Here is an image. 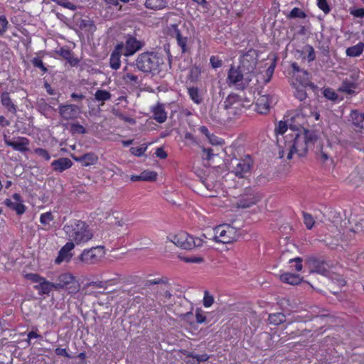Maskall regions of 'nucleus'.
<instances>
[{
  "instance_id": "1",
  "label": "nucleus",
  "mask_w": 364,
  "mask_h": 364,
  "mask_svg": "<svg viewBox=\"0 0 364 364\" xmlns=\"http://www.w3.org/2000/svg\"><path fill=\"white\" fill-rule=\"evenodd\" d=\"M318 141V135L314 131L305 129L304 133L293 132L284 136V149L288 150L287 159H291L294 153L304 156L309 148Z\"/></svg>"
},
{
  "instance_id": "2",
  "label": "nucleus",
  "mask_w": 364,
  "mask_h": 364,
  "mask_svg": "<svg viewBox=\"0 0 364 364\" xmlns=\"http://www.w3.org/2000/svg\"><path fill=\"white\" fill-rule=\"evenodd\" d=\"M63 230L69 242L76 245L85 243L93 237L89 225L80 220H75L71 223L65 225Z\"/></svg>"
},
{
  "instance_id": "3",
  "label": "nucleus",
  "mask_w": 364,
  "mask_h": 364,
  "mask_svg": "<svg viewBox=\"0 0 364 364\" xmlns=\"http://www.w3.org/2000/svg\"><path fill=\"white\" fill-rule=\"evenodd\" d=\"M161 61L156 52L146 51L139 54L132 65L146 75H155L160 70Z\"/></svg>"
},
{
  "instance_id": "4",
  "label": "nucleus",
  "mask_w": 364,
  "mask_h": 364,
  "mask_svg": "<svg viewBox=\"0 0 364 364\" xmlns=\"http://www.w3.org/2000/svg\"><path fill=\"white\" fill-rule=\"evenodd\" d=\"M254 76L239 65H232L228 71L227 82L229 86L237 90H244L249 86Z\"/></svg>"
},
{
  "instance_id": "5",
  "label": "nucleus",
  "mask_w": 364,
  "mask_h": 364,
  "mask_svg": "<svg viewBox=\"0 0 364 364\" xmlns=\"http://www.w3.org/2000/svg\"><path fill=\"white\" fill-rule=\"evenodd\" d=\"M144 286L145 289L151 290V294H154L156 299L161 296L169 299L172 296L168 288V279L166 277L146 280Z\"/></svg>"
},
{
  "instance_id": "6",
  "label": "nucleus",
  "mask_w": 364,
  "mask_h": 364,
  "mask_svg": "<svg viewBox=\"0 0 364 364\" xmlns=\"http://www.w3.org/2000/svg\"><path fill=\"white\" fill-rule=\"evenodd\" d=\"M54 284L55 290H65L68 294H71L77 293L80 288V285L75 277L68 272L58 275Z\"/></svg>"
},
{
  "instance_id": "7",
  "label": "nucleus",
  "mask_w": 364,
  "mask_h": 364,
  "mask_svg": "<svg viewBox=\"0 0 364 364\" xmlns=\"http://www.w3.org/2000/svg\"><path fill=\"white\" fill-rule=\"evenodd\" d=\"M253 161L247 155L244 159H232L230 163V171L240 178H245L251 173Z\"/></svg>"
},
{
  "instance_id": "8",
  "label": "nucleus",
  "mask_w": 364,
  "mask_h": 364,
  "mask_svg": "<svg viewBox=\"0 0 364 364\" xmlns=\"http://www.w3.org/2000/svg\"><path fill=\"white\" fill-rule=\"evenodd\" d=\"M213 240L216 242L228 244L237 240L239 237L237 230L229 225H220L214 229Z\"/></svg>"
},
{
  "instance_id": "9",
  "label": "nucleus",
  "mask_w": 364,
  "mask_h": 364,
  "mask_svg": "<svg viewBox=\"0 0 364 364\" xmlns=\"http://www.w3.org/2000/svg\"><path fill=\"white\" fill-rule=\"evenodd\" d=\"M176 245L184 250H192L203 245L201 238H194L186 232H181L173 235L171 239Z\"/></svg>"
},
{
  "instance_id": "10",
  "label": "nucleus",
  "mask_w": 364,
  "mask_h": 364,
  "mask_svg": "<svg viewBox=\"0 0 364 364\" xmlns=\"http://www.w3.org/2000/svg\"><path fill=\"white\" fill-rule=\"evenodd\" d=\"M185 31V24H171L168 26V33L170 36L175 38L178 46L181 48L182 53L189 50L188 46V37L183 32Z\"/></svg>"
},
{
  "instance_id": "11",
  "label": "nucleus",
  "mask_w": 364,
  "mask_h": 364,
  "mask_svg": "<svg viewBox=\"0 0 364 364\" xmlns=\"http://www.w3.org/2000/svg\"><path fill=\"white\" fill-rule=\"evenodd\" d=\"M105 252L103 246L85 249L79 256V259L85 264H95L104 257Z\"/></svg>"
},
{
  "instance_id": "12",
  "label": "nucleus",
  "mask_w": 364,
  "mask_h": 364,
  "mask_svg": "<svg viewBox=\"0 0 364 364\" xmlns=\"http://www.w3.org/2000/svg\"><path fill=\"white\" fill-rule=\"evenodd\" d=\"M125 42H120L118 44L124 46L123 55L125 57L132 56L140 50L144 46L143 41H139L132 35L127 34L124 36Z\"/></svg>"
},
{
  "instance_id": "13",
  "label": "nucleus",
  "mask_w": 364,
  "mask_h": 364,
  "mask_svg": "<svg viewBox=\"0 0 364 364\" xmlns=\"http://www.w3.org/2000/svg\"><path fill=\"white\" fill-rule=\"evenodd\" d=\"M257 58V51L255 49H250L241 57L239 66L255 75Z\"/></svg>"
},
{
  "instance_id": "14",
  "label": "nucleus",
  "mask_w": 364,
  "mask_h": 364,
  "mask_svg": "<svg viewBox=\"0 0 364 364\" xmlns=\"http://www.w3.org/2000/svg\"><path fill=\"white\" fill-rule=\"evenodd\" d=\"M260 196L255 193L252 188H246L245 193L237 202V207L247 208L256 204L259 200H260Z\"/></svg>"
},
{
  "instance_id": "15",
  "label": "nucleus",
  "mask_w": 364,
  "mask_h": 364,
  "mask_svg": "<svg viewBox=\"0 0 364 364\" xmlns=\"http://www.w3.org/2000/svg\"><path fill=\"white\" fill-rule=\"evenodd\" d=\"M277 102V97L275 95H264L258 97L256 102V110L259 114H267L272 104Z\"/></svg>"
},
{
  "instance_id": "16",
  "label": "nucleus",
  "mask_w": 364,
  "mask_h": 364,
  "mask_svg": "<svg viewBox=\"0 0 364 364\" xmlns=\"http://www.w3.org/2000/svg\"><path fill=\"white\" fill-rule=\"evenodd\" d=\"M306 264L311 273L316 272L321 274H326L330 267L323 259L314 257H309L306 260Z\"/></svg>"
},
{
  "instance_id": "17",
  "label": "nucleus",
  "mask_w": 364,
  "mask_h": 364,
  "mask_svg": "<svg viewBox=\"0 0 364 364\" xmlns=\"http://www.w3.org/2000/svg\"><path fill=\"white\" fill-rule=\"evenodd\" d=\"M75 247L74 243L68 242L59 251L58 257L55 259V263L60 264L63 262H69L73 257L70 251Z\"/></svg>"
},
{
  "instance_id": "18",
  "label": "nucleus",
  "mask_w": 364,
  "mask_h": 364,
  "mask_svg": "<svg viewBox=\"0 0 364 364\" xmlns=\"http://www.w3.org/2000/svg\"><path fill=\"white\" fill-rule=\"evenodd\" d=\"M14 201H12L11 199H6L4 203L9 208L15 210L18 215H22L25 210L26 207L21 203V197L18 193H14L12 196Z\"/></svg>"
},
{
  "instance_id": "19",
  "label": "nucleus",
  "mask_w": 364,
  "mask_h": 364,
  "mask_svg": "<svg viewBox=\"0 0 364 364\" xmlns=\"http://www.w3.org/2000/svg\"><path fill=\"white\" fill-rule=\"evenodd\" d=\"M124 46L117 44L111 53L109 58V65L113 70H118L121 65V55H123Z\"/></svg>"
},
{
  "instance_id": "20",
  "label": "nucleus",
  "mask_w": 364,
  "mask_h": 364,
  "mask_svg": "<svg viewBox=\"0 0 364 364\" xmlns=\"http://www.w3.org/2000/svg\"><path fill=\"white\" fill-rule=\"evenodd\" d=\"M79 108L75 105H65L59 106V114L64 119H72L77 117Z\"/></svg>"
},
{
  "instance_id": "21",
  "label": "nucleus",
  "mask_w": 364,
  "mask_h": 364,
  "mask_svg": "<svg viewBox=\"0 0 364 364\" xmlns=\"http://www.w3.org/2000/svg\"><path fill=\"white\" fill-rule=\"evenodd\" d=\"M5 144L20 152L28 151V146L29 145V140L26 137H18L16 141L5 139Z\"/></svg>"
},
{
  "instance_id": "22",
  "label": "nucleus",
  "mask_w": 364,
  "mask_h": 364,
  "mask_svg": "<svg viewBox=\"0 0 364 364\" xmlns=\"http://www.w3.org/2000/svg\"><path fill=\"white\" fill-rule=\"evenodd\" d=\"M72 158L75 161L80 163L82 166L94 165L98 161V156L93 152L87 153L79 156L72 155Z\"/></svg>"
},
{
  "instance_id": "23",
  "label": "nucleus",
  "mask_w": 364,
  "mask_h": 364,
  "mask_svg": "<svg viewBox=\"0 0 364 364\" xmlns=\"http://www.w3.org/2000/svg\"><path fill=\"white\" fill-rule=\"evenodd\" d=\"M73 166V162L68 158H60L58 159L54 160L51 163V166L53 171L57 172H63L68 168H70Z\"/></svg>"
},
{
  "instance_id": "24",
  "label": "nucleus",
  "mask_w": 364,
  "mask_h": 364,
  "mask_svg": "<svg viewBox=\"0 0 364 364\" xmlns=\"http://www.w3.org/2000/svg\"><path fill=\"white\" fill-rule=\"evenodd\" d=\"M153 118L159 123H164L167 119L164 105L158 103L152 108Z\"/></svg>"
},
{
  "instance_id": "25",
  "label": "nucleus",
  "mask_w": 364,
  "mask_h": 364,
  "mask_svg": "<svg viewBox=\"0 0 364 364\" xmlns=\"http://www.w3.org/2000/svg\"><path fill=\"white\" fill-rule=\"evenodd\" d=\"M301 114L305 117H314L316 120L319 119L320 114L317 112L316 108L311 104L304 102L300 105Z\"/></svg>"
},
{
  "instance_id": "26",
  "label": "nucleus",
  "mask_w": 364,
  "mask_h": 364,
  "mask_svg": "<svg viewBox=\"0 0 364 364\" xmlns=\"http://www.w3.org/2000/svg\"><path fill=\"white\" fill-rule=\"evenodd\" d=\"M34 289L38 291L39 295L48 294L52 289H55V284L54 282L47 281L44 278L40 284L34 286Z\"/></svg>"
},
{
  "instance_id": "27",
  "label": "nucleus",
  "mask_w": 364,
  "mask_h": 364,
  "mask_svg": "<svg viewBox=\"0 0 364 364\" xmlns=\"http://www.w3.org/2000/svg\"><path fill=\"white\" fill-rule=\"evenodd\" d=\"M1 101L2 105L6 109H7V110L9 112H11L14 114H16V111H17L16 106L12 102L9 92H5L1 94Z\"/></svg>"
},
{
  "instance_id": "28",
  "label": "nucleus",
  "mask_w": 364,
  "mask_h": 364,
  "mask_svg": "<svg viewBox=\"0 0 364 364\" xmlns=\"http://www.w3.org/2000/svg\"><path fill=\"white\" fill-rule=\"evenodd\" d=\"M296 83L298 85H308L311 87H314V85L310 81V73L306 70H303L299 75H295Z\"/></svg>"
},
{
  "instance_id": "29",
  "label": "nucleus",
  "mask_w": 364,
  "mask_h": 364,
  "mask_svg": "<svg viewBox=\"0 0 364 364\" xmlns=\"http://www.w3.org/2000/svg\"><path fill=\"white\" fill-rule=\"evenodd\" d=\"M280 279L282 282L291 285H297L301 282V278L299 274L292 273H284L281 274Z\"/></svg>"
},
{
  "instance_id": "30",
  "label": "nucleus",
  "mask_w": 364,
  "mask_h": 364,
  "mask_svg": "<svg viewBox=\"0 0 364 364\" xmlns=\"http://www.w3.org/2000/svg\"><path fill=\"white\" fill-rule=\"evenodd\" d=\"M144 6L152 10H161L168 6L167 2L164 0H145Z\"/></svg>"
},
{
  "instance_id": "31",
  "label": "nucleus",
  "mask_w": 364,
  "mask_h": 364,
  "mask_svg": "<svg viewBox=\"0 0 364 364\" xmlns=\"http://www.w3.org/2000/svg\"><path fill=\"white\" fill-rule=\"evenodd\" d=\"M350 118L353 124L358 128H363V122H364V113H361L359 111L354 109L350 112Z\"/></svg>"
},
{
  "instance_id": "32",
  "label": "nucleus",
  "mask_w": 364,
  "mask_h": 364,
  "mask_svg": "<svg viewBox=\"0 0 364 364\" xmlns=\"http://www.w3.org/2000/svg\"><path fill=\"white\" fill-rule=\"evenodd\" d=\"M364 50V43L362 42H359L355 46L349 47L346 49V55L350 57H357L359 56Z\"/></svg>"
},
{
  "instance_id": "33",
  "label": "nucleus",
  "mask_w": 364,
  "mask_h": 364,
  "mask_svg": "<svg viewBox=\"0 0 364 364\" xmlns=\"http://www.w3.org/2000/svg\"><path fill=\"white\" fill-rule=\"evenodd\" d=\"M60 55L65 59L71 66H76L79 63V60L74 57L70 50L62 48L60 50Z\"/></svg>"
},
{
  "instance_id": "34",
  "label": "nucleus",
  "mask_w": 364,
  "mask_h": 364,
  "mask_svg": "<svg viewBox=\"0 0 364 364\" xmlns=\"http://www.w3.org/2000/svg\"><path fill=\"white\" fill-rule=\"evenodd\" d=\"M292 85L296 90L294 92V96L300 101L304 100L307 97L305 87L308 85H298L294 82H292Z\"/></svg>"
},
{
  "instance_id": "35",
  "label": "nucleus",
  "mask_w": 364,
  "mask_h": 364,
  "mask_svg": "<svg viewBox=\"0 0 364 364\" xmlns=\"http://www.w3.org/2000/svg\"><path fill=\"white\" fill-rule=\"evenodd\" d=\"M352 222L354 223V226L349 230V233H362L364 230V218L359 220L352 219Z\"/></svg>"
},
{
  "instance_id": "36",
  "label": "nucleus",
  "mask_w": 364,
  "mask_h": 364,
  "mask_svg": "<svg viewBox=\"0 0 364 364\" xmlns=\"http://www.w3.org/2000/svg\"><path fill=\"white\" fill-rule=\"evenodd\" d=\"M188 95L191 99L196 104L199 105L202 102L203 99L200 95L199 90L196 87H191L188 89Z\"/></svg>"
},
{
  "instance_id": "37",
  "label": "nucleus",
  "mask_w": 364,
  "mask_h": 364,
  "mask_svg": "<svg viewBox=\"0 0 364 364\" xmlns=\"http://www.w3.org/2000/svg\"><path fill=\"white\" fill-rule=\"evenodd\" d=\"M187 357L192 358L193 361H188V363L191 364H199L200 362L206 361L209 359V355L206 353L202 355H194L193 353H188L186 354Z\"/></svg>"
},
{
  "instance_id": "38",
  "label": "nucleus",
  "mask_w": 364,
  "mask_h": 364,
  "mask_svg": "<svg viewBox=\"0 0 364 364\" xmlns=\"http://www.w3.org/2000/svg\"><path fill=\"white\" fill-rule=\"evenodd\" d=\"M286 316L283 313L272 314L269 316V321L270 323L274 325H279L284 322Z\"/></svg>"
},
{
  "instance_id": "39",
  "label": "nucleus",
  "mask_w": 364,
  "mask_h": 364,
  "mask_svg": "<svg viewBox=\"0 0 364 364\" xmlns=\"http://www.w3.org/2000/svg\"><path fill=\"white\" fill-rule=\"evenodd\" d=\"M112 95L109 92L105 90H97L95 94V98L97 101L105 102L110 100Z\"/></svg>"
},
{
  "instance_id": "40",
  "label": "nucleus",
  "mask_w": 364,
  "mask_h": 364,
  "mask_svg": "<svg viewBox=\"0 0 364 364\" xmlns=\"http://www.w3.org/2000/svg\"><path fill=\"white\" fill-rule=\"evenodd\" d=\"M142 181H154L156 180L157 173L155 171L146 170L141 173Z\"/></svg>"
},
{
  "instance_id": "41",
  "label": "nucleus",
  "mask_w": 364,
  "mask_h": 364,
  "mask_svg": "<svg viewBox=\"0 0 364 364\" xmlns=\"http://www.w3.org/2000/svg\"><path fill=\"white\" fill-rule=\"evenodd\" d=\"M181 260L186 262V263H201L204 261L203 257L200 256H190V257H184V256H178Z\"/></svg>"
},
{
  "instance_id": "42",
  "label": "nucleus",
  "mask_w": 364,
  "mask_h": 364,
  "mask_svg": "<svg viewBox=\"0 0 364 364\" xmlns=\"http://www.w3.org/2000/svg\"><path fill=\"white\" fill-rule=\"evenodd\" d=\"M306 14L301 11L299 8L295 7L289 13V14L287 16L289 18H306Z\"/></svg>"
},
{
  "instance_id": "43",
  "label": "nucleus",
  "mask_w": 364,
  "mask_h": 364,
  "mask_svg": "<svg viewBox=\"0 0 364 364\" xmlns=\"http://www.w3.org/2000/svg\"><path fill=\"white\" fill-rule=\"evenodd\" d=\"M124 79L127 82H129L134 86L139 85L140 84L138 76L132 73H127L124 75Z\"/></svg>"
},
{
  "instance_id": "44",
  "label": "nucleus",
  "mask_w": 364,
  "mask_h": 364,
  "mask_svg": "<svg viewBox=\"0 0 364 364\" xmlns=\"http://www.w3.org/2000/svg\"><path fill=\"white\" fill-rule=\"evenodd\" d=\"M200 74V69L198 66H193L190 69L189 80L196 81Z\"/></svg>"
},
{
  "instance_id": "45",
  "label": "nucleus",
  "mask_w": 364,
  "mask_h": 364,
  "mask_svg": "<svg viewBox=\"0 0 364 364\" xmlns=\"http://www.w3.org/2000/svg\"><path fill=\"white\" fill-rule=\"evenodd\" d=\"M304 222L307 229H311L315 223L314 219L309 213H304Z\"/></svg>"
},
{
  "instance_id": "46",
  "label": "nucleus",
  "mask_w": 364,
  "mask_h": 364,
  "mask_svg": "<svg viewBox=\"0 0 364 364\" xmlns=\"http://www.w3.org/2000/svg\"><path fill=\"white\" fill-rule=\"evenodd\" d=\"M147 149V146L146 144H142L139 147H132L130 149V152L136 156H141L144 154V152L146 151Z\"/></svg>"
},
{
  "instance_id": "47",
  "label": "nucleus",
  "mask_w": 364,
  "mask_h": 364,
  "mask_svg": "<svg viewBox=\"0 0 364 364\" xmlns=\"http://www.w3.org/2000/svg\"><path fill=\"white\" fill-rule=\"evenodd\" d=\"M238 95H228V97L226 98L225 101L224 102L225 105V108L226 109H228L231 107V106L236 102L238 101Z\"/></svg>"
},
{
  "instance_id": "48",
  "label": "nucleus",
  "mask_w": 364,
  "mask_h": 364,
  "mask_svg": "<svg viewBox=\"0 0 364 364\" xmlns=\"http://www.w3.org/2000/svg\"><path fill=\"white\" fill-rule=\"evenodd\" d=\"M31 63L34 67L41 69L43 73H46L48 71V69L45 67L42 60L40 58L36 57L33 58Z\"/></svg>"
},
{
  "instance_id": "49",
  "label": "nucleus",
  "mask_w": 364,
  "mask_h": 364,
  "mask_svg": "<svg viewBox=\"0 0 364 364\" xmlns=\"http://www.w3.org/2000/svg\"><path fill=\"white\" fill-rule=\"evenodd\" d=\"M60 6H63L64 8L69 9L72 11H75L77 9V6L72 4L71 2L67 1L66 0H52Z\"/></svg>"
},
{
  "instance_id": "50",
  "label": "nucleus",
  "mask_w": 364,
  "mask_h": 364,
  "mask_svg": "<svg viewBox=\"0 0 364 364\" xmlns=\"http://www.w3.org/2000/svg\"><path fill=\"white\" fill-rule=\"evenodd\" d=\"M9 21L4 16H0V36L7 31Z\"/></svg>"
},
{
  "instance_id": "51",
  "label": "nucleus",
  "mask_w": 364,
  "mask_h": 364,
  "mask_svg": "<svg viewBox=\"0 0 364 364\" xmlns=\"http://www.w3.org/2000/svg\"><path fill=\"white\" fill-rule=\"evenodd\" d=\"M53 220V217L50 212H47L41 215L40 221L43 225H49L50 223Z\"/></svg>"
},
{
  "instance_id": "52",
  "label": "nucleus",
  "mask_w": 364,
  "mask_h": 364,
  "mask_svg": "<svg viewBox=\"0 0 364 364\" xmlns=\"http://www.w3.org/2000/svg\"><path fill=\"white\" fill-rule=\"evenodd\" d=\"M25 277L27 279L31 280L33 283H38V284H40V282H41L44 279V277H42L39 274L34 273L26 274Z\"/></svg>"
},
{
  "instance_id": "53",
  "label": "nucleus",
  "mask_w": 364,
  "mask_h": 364,
  "mask_svg": "<svg viewBox=\"0 0 364 364\" xmlns=\"http://www.w3.org/2000/svg\"><path fill=\"white\" fill-rule=\"evenodd\" d=\"M318 7L322 10L324 14H327L330 12L331 9L326 0H316Z\"/></svg>"
},
{
  "instance_id": "54",
  "label": "nucleus",
  "mask_w": 364,
  "mask_h": 364,
  "mask_svg": "<svg viewBox=\"0 0 364 364\" xmlns=\"http://www.w3.org/2000/svg\"><path fill=\"white\" fill-rule=\"evenodd\" d=\"M203 301L205 307H210L214 302V298L208 291H205Z\"/></svg>"
},
{
  "instance_id": "55",
  "label": "nucleus",
  "mask_w": 364,
  "mask_h": 364,
  "mask_svg": "<svg viewBox=\"0 0 364 364\" xmlns=\"http://www.w3.org/2000/svg\"><path fill=\"white\" fill-rule=\"evenodd\" d=\"M355 85L353 83H343L342 87H341V90L343 92H346L349 95H352L355 93L354 91Z\"/></svg>"
},
{
  "instance_id": "56",
  "label": "nucleus",
  "mask_w": 364,
  "mask_h": 364,
  "mask_svg": "<svg viewBox=\"0 0 364 364\" xmlns=\"http://www.w3.org/2000/svg\"><path fill=\"white\" fill-rule=\"evenodd\" d=\"M287 131V124L285 122L280 121L275 128V133L277 134H284Z\"/></svg>"
},
{
  "instance_id": "57",
  "label": "nucleus",
  "mask_w": 364,
  "mask_h": 364,
  "mask_svg": "<svg viewBox=\"0 0 364 364\" xmlns=\"http://www.w3.org/2000/svg\"><path fill=\"white\" fill-rule=\"evenodd\" d=\"M34 152L46 161H49L50 159L49 153L44 149L37 148L34 150Z\"/></svg>"
},
{
  "instance_id": "58",
  "label": "nucleus",
  "mask_w": 364,
  "mask_h": 364,
  "mask_svg": "<svg viewBox=\"0 0 364 364\" xmlns=\"http://www.w3.org/2000/svg\"><path fill=\"white\" fill-rule=\"evenodd\" d=\"M71 130L72 132L78 134H85L87 132L85 128L78 123L72 124Z\"/></svg>"
},
{
  "instance_id": "59",
  "label": "nucleus",
  "mask_w": 364,
  "mask_h": 364,
  "mask_svg": "<svg viewBox=\"0 0 364 364\" xmlns=\"http://www.w3.org/2000/svg\"><path fill=\"white\" fill-rule=\"evenodd\" d=\"M106 284H107V282H90V283H87L83 289H86L87 287H96V288H104L105 289L106 288Z\"/></svg>"
},
{
  "instance_id": "60",
  "label": "nucleus",
  "mask_w": 364,
  "mask_h": 364,
  "mask_svg": "<svg viewBox=\"0 0 364 364\" xmlns=\"http://www.w3.org/2000/svg\"><path fill=\"white\" fill-rule=\"evenodd\" d=\"M196 321L198 323H202L205 321L206 316L204 315L201 309L198 308L196 311Z\"/></svg>"
},
{
  "instance_id": "61",
  "label": "nucleus",
  "mask_w": 364,
  "mask_h": 364,
  "mask_svg": "<svg viewBox=\"0 0 364 364\" xmlns=\"http://www.w3.org/2000/svg\"><path fill=\"white\" fill-rule=\"evenodd\" d=\"M319 146L320 147L317 154L320 155L321 160L324 162L328 159V153L326 149H323V145L320 144Z\"/></svg>"
},
{
  "instance_id": "62",
  "label": "nucleus",
  "mask_w": 364,
  "mask_h": 364,
  "mask_svg": "<svg viewBox=\"0 0 364 364\" xmlns=\"http://www.w3.org/2000/svg\"><path fill=\"white\" fill-rule=\"evenodd\" d=\"M210 63L213 68H218L222 66V60L215 56L210 57Z\"/></svg>"
},
{
  "instance_id": "63",
  "label": "nucleus",
  "mask_w": 364,
  "mask_h": 364,
  "mask_svg": "<svg viewBox=\"0 0 364 364\" xmlns=\"http://www.w3.org/2000/svg\"><path fill=\"white\" fill-rule=\"evenodd\" d=\"M208 139L210 143L213 145H219V144H222L223 143V141H222L221 139L218 138V136H216L214 134H210L208 137Z\"/></svg>"
},
{
  "instance_id": "64",
  "label": "nucleus",
  "mask_w": 364,
  "mask_h": 364,
  "mask_svg": "<svg viewBox=\"0 0 364 364\" xmlns=\"http://www.w3.org/2000/svg\"><path fill=\"white\" fill-rule=\"evenodd\" d=\"M350 14L357 18H363L364 17V9L360 8L358 9H355L350 11Z\"/></svg>"
}]
</instances>
